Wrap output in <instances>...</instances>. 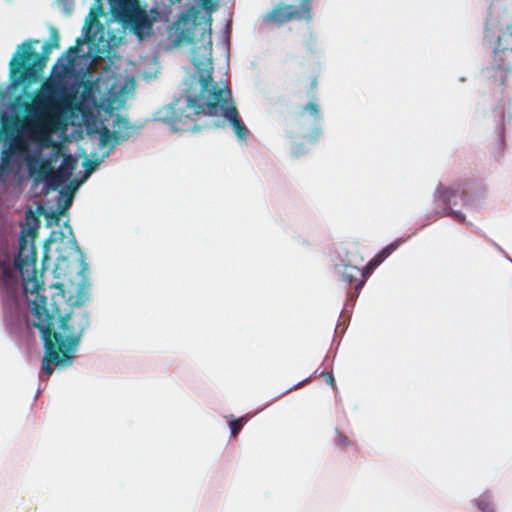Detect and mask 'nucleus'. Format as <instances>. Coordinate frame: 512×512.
<instances>
[{"label":"nucleus","mask_w":512,"mask_h":512,"mask_svg":"<svg viewBox=\"0 0 512 512\" xmlns=\"http://www.w3.org/2000/svg\"><path fill=\"white\" fill-rule=\"evenodd\" d=\"M325 378H326V382L334 388L335 387V379H334L332 372L326 373Z\"/></svg>","instance_id":"obj_27"},{"label":"nucleus","mask_w":512,"mask_h":512,"mask_svg":"<svg viewBox=\"0 0 512 512\" xmlns=\"http://www.w3.org/2000/svg\"><path fill=\"white\" fill-rule=\"evenodd\" d=\"M83 165L88 173H92L97 167L98 162L93 160H85Z\"/></svg>","instance_id":"obj_26"},{"label":"nucleus","mask_w":512,"mask_h":512,"mask_svg":"<svg viewBox=\"0 0 512 512\" xmlns=\"http://www.w3.org/2000/svg\"><path fill=\"white\" fill-rule=\"evenodd\" d=\"M116 134L110 132L107 128H104L100 132V143L102 146H106L110 141L116 140Z\"/></svg>","instance_id":"obj_21"},{"label":"nucleus","mask_w":512,"mask_h":512,"mask_svg":"<svg viewBox=\"0 0 512 512\" xmlns=\"http://www.w3.org/2000/svg\"><path fill=\"white\" fill-rule=\"evenodd\" d=\"M47 184V186L51 189V190H57L59 188V186L61 184H63L64 182H66L67 180H65L61 174H59L57 171H54L53 169L50 171V174L46 177V179L44 180Z\"/></svg>","instance_id":"obj_15"},{"label":"nucleus","mask_w":512,"mask_h":512,"mask_svg":"<svg viewBox=\"0 0 512 512\" xmlns=\"http://www.w3.org/2000/svg\"><path fill=\"white\" fill-rule=\"evenodd\" d=\"M204 1V7L207 6V3H208V0H203Z\"/></svg>","instance_id":"obj_32"},{"label":"nucleus","mask_w":512,"mask_h":512,"mask_svg":"<svg viewBox=\"0 0 512 512\" xmlns=\"http://www.w3.org/2000/svg\"><path fill=\"white\" fill-rule=\"evenodd\" d=\"M340 273L343 281L351 285H355L354 292L349 293L350 298L353 299L358 297L359 291L364 285L363 268L350 264H344L340 268Z\"/></svg>","instance_id":"obj_11"},{"label":"nucleus","mask_w":512,"mask_h":512,"mask_svg":"<svg viewBox=\"0 0 512 512\" xmlns=\"http://www.w3.org/2000/svg\"><path fill=\"white\" fill-rule=\"evenodd\" d=\"M59 35L57 30L53 29L48 40V44L54 49L59 47Z\"/></svg>","instance_id":"obj_25"},{"label":"nucleus","mask_w":512,"mask_h":512,"mask_svg":"<svg viewBox=\"0 0 512 512\" xmlns=\"http://www.w3.org/2000/svg\"><path fill=\"white\" fill-rule=\"evenodd\" d=\"M511 69V61H503L502 64L493 57L491 66L482 71V86L485 92L502 94Z\"/></svg>","instance_id":"obj_7"},{"label":"nucleus","mask_w":512,"mask_h":512,"mask_svg":"<svg viewBox=\"0 0 512 512\" xmlns=\"http://www.w3.org/2000/svg\"><path fill=\"white\" fill-rule=\"evenodd\" d=\"M244 422H245L244 418H239V419L230 421L229 426H230L231 434L233 437H236L238 435V433L241 431V429L244 425Z\"/></svg>","instance_id":"obj_22"},{"label":"nucleus","mask_w":512,"mask_h":512,"mask_svg":"<svg viewBox=\"0 0 512 512\" xmlns=\"http://www.w3.org/2000/svg\"><path fill=\"white\" fill-rule=\"evenodd\" d=\"M71 201H72V200H71V198H68V199L66 200V203H65L64 208L69 207V206L71 205Z\"/></svg>","instance_id":"obj_30"},{"label":"nucleus","mask_w":512,"mask_h":512,"mask_svg":"<svg viewBox=\"0 0 512 512\" xmlns=\"http://www.w3.org/2000/svg\"><path fill=\"white\" fill-rule=\"evenodd\" d=\"M307 381H308V380H305V382H307ZM303 383H304V381H303V382H299L298 384H296V385L294 386V389L300 388V387L302 386V384H303Z\"/></svg>","instance_id":"obj_31"},{"label":"nucleus","mask_w":512,"mask_h":512,"mask_svg":"<svg viewBox=\"0 0 512 512\" xmlns=\"http://www.w3.org/2000/svg\"><path fill=\"white\" fill-rule=\"evenodd\" d=\"M76 52H77V48H76V47H70V48H68V50H67V53L75 54Z\"/></svg>","instance_id":"obj_29"},{"label":"nucleus","mask_w":512,"mask_h":512,"mask_svg":"<svg viewBox=\"0 0 512 512\" xmlns=\"http://www.w3.org/2000/svg\"><path fill=\"white\" fill-rule=\"evenodd\" d=\"M116 21L130 29L139 39L153 33L154 18L150 17L138 0H118L111 6Z\"/></svg>","instance_id":"obj_6"},{"label":"nucleus","mask_w":512,"mask_h":512,"mask_svg":"<svg viewBox=\"0 0 512 512\" xmlns=\"http://www.w3.org/2000/svg\"><path fill=\"white\" fill-rule=\"evenodd\" d=\"M53 48L45 43L42 52L32 49V41L22 43L15 55L10 61V77L17 83L22 85H31L35 83L42 73Z\"/></svg>","instance_id":"obj_4"},{"label":"nucleus","mask_w":512,"mask_h":512,"mask_svg":"<svg viewBox=\"0 0 512 512\" xmlns=\"http://www.w3.org/2000/svg\"><path fill=\"white\" fill-rule=\"evenodd\" d=\"M336 433H337V436L335 438V443H336V445L338 447L346 448V447L351 445V442H350L349 438L346 435H344L341 432H339L338 429H336Z\"/></svg>","instance_id":"obj_23"},{"label":"nucleus","mask_w":512,"mask_h":512,"mask_svg":"<svg viewBox=\"0 0 512 512\" xmlns=\"http://www.w3.org/2000/svg\"><path fill=\"white\" fill-rule=\"evenodd\" d=\"M456 199H460L463 204L466 203V193L460 187H446L444 185H439L436 190V200L443 204L444 207L456 205Z\"/></svg>","instance_id":"obj_13"},{"label":"nucleus","mask_w":512,"mask_h":512,"mask_svg":"<svg viewBox=\"0 0 512 512\" xmlns=\"http://www.w3.org/2000/svg\"><path fill=\"white\" fill-rule=\"evenodd\" d=\"M477 506L482 512H495L493 503L488 495H482L477 500Z\"/></svg>","instance_id":"obj_20"},{"label":"nucleus","mask_w":512,"mask_h":512,"mask_svg":"<svg viewBox=\"0 0 512 512\" xmlns=\"http://www.w3.org/2000/svg\"><path fill=\"white\" fill-rule=\"evenodd\" d=\"M193 63L199 75V89L191 85L184 99H176L160 111V119L168 123L174 131L187 132L199 129L195 116L221 115L233 127L237 137L246 140L249 130L241 120L231 90L213 81L211 60L194 59Z\"/></svg>","instance_id":"obj_2"},{"label":"nucleus","mask_w":512,"mask_h":512,"mask_svg":"<svg viewBox=\"0 0 512 512\" xmlns=\"http://www.w3.org/2000/svg\"><path fill=\"white\" fill-rule=\"evenodd\" d=\"M75 169V165H74V160L73 158L71 157V155H66L64 158H63V161L60 165V167L58 168V170H56L59 174L62 175V177L65 179V180H68L71 176H72V173H73V170Z\"/></svg>","instance_id":"obj_14"},{"label":"nucleus","mask_w":512,"mask_h":512,"mask_svg":"<svg viewBox=\"0 0 512 512\" xmlns=\"http://www.w3.org/2000/svg\"><path fill=\"white\" fill-rule=\"evenodd\" d=\"M316 86H317V78L313 77L311 79V83H310V90L313 92L316 89Z\"/></svg>","instance_id":"obj_28"},{"label":"nucleus","mask_w":512,"mask_h":512,"mask_svg":"<svg viewBox=\"0 0 512 512\" xmlns=\"http://www.w3.org/2000/svg\"><path fill=\"white\" fill-rule=\"evenodd\" d=\"M93 24H95L99 28V30H101V32H103V27L100 24V22L96 18H93L90 21L89 26L86 28L85 37H86L87 41H89V42H94L96 40L98 42H101L103 40V36L101 35L99 38H97V34L95 32L94 33L91 32Z\"/></svg>","instance_id":"obj_18"},{"label":"nucleus","mask_w":512,"mask_h":512,"mask_svg":"<svg viewBox=\"0 0 512 512\" xmlns=\"http://www.w3.org/2000/svg\"><path fill=\"white\" fill-rule=\"evenodd\" d=\"M195 21L189 18H181L173 27V36L175 45L193 44L195 42V30L197 29Z\"/></svg>","instance_id":"obj_9"},{"label":"nucleus","mask_w":512,"mask_h":512,"mask_svg":"<svg viewBox=\"0 0 512 512\" xmlns=\"http://www.w3.org/2000/svg\"><path fill=\"white\" fill-rule=\"evenodd\" d=\"M29 176L35 183H40L46 179L53 169L52 164L47 159H41L38 156L28 155L25 159Z\"/></svg>","instance_id":"obj_10"},{"label":"nucleus","mask_w":512,"mask_h":512,"mask_svg":"<svg viewBox=\"0 0 512 512\" xmlns=\"http://www.w3.org/2000/svg\"><path fill=\"white\" fill-rule=\"evenodd\" d=\"M80 88L78 96L79 90L76 86H68L61 77L47 79L40 86L26 111L29 115L40 117L49 123H56L69 113L82 111L85 103L95 102L94 81H82Z\"/></svg>","instance_id":"obj_3"},{"label":"nucleus","mask_w":512,"mask_h":512,"mask_svg":"<svg viewBox=\"0 0 512 512\" xmlns=\"http://www.w3.org/2000/svg\"><path fill=\"white\" fill-rule=\"evenodd\" d=\"M305 113H308L312 118L317 121L320 119V108L316 102H309L305 106H303L300 116H304Z\"/></svg>","instance_id":"obj_17"},{"label":"nucleus","mask_w":512,"mask_h":512,"mask_svg":"<svg viewBox=\"0 0 512 512\" xmlns=\"http://www.w3.org/2000/svg\"><path fill=\"white\" fill-rule=\"evenodd\" d=\"M398 247L397 244H390L387 247H385L380 253H378L370 262L369 264L371 266H378L380 263H382L396 248Z\"/></svg>","instance_id":"obj_16"},{"label":"nucleus","mask_w":512,"mask_h":512,"mask_svg":"<svg viewBox=\"0 0 512 512\" xmlns=\"http://www.w3.org/2000/svg\"><path fill=\"white\" fill-rule=\"evenodd\" d=\"M484 39L493 47L496 61L512 62V16L507 11L490 12L485 23Z\"/></svg>","instance_id":"obj_5"},{"label":"nucleus","mask_w":512,"mask_h":512,"mask_svg":"<svg viewBox=\"0 0 512 512\" xmlns=\"http://www.w3.org/2000/svg\"><path fill=\"white\" fill-rule=\"evenodd\" d=\"M202 41H205L207 46L205 47V49L211 51L212 49V40H211V28H203V31H202Z\"/></svg>","instance_id":"obj_24"},{"label":"nucleus","mask_w":512,"mask_h":512,"mask_svg":"<svg viewBox=\"0 0 512 512\" xmlns=\"http://www.w3.org/2000/svg\"><path fill=\"white\" fill-rule=\"evenodd\" d=\"M31 242L22 233L19 239V252L15 258V267L20 272L25 292L34 293L32 301L33 326L41 332L45 356L41 369L47 376L52 375V365L59 366L71 362L70 350L80 342L82 335L90 325V317L81 298L69 304L70 311L64 312L62 305H67L63 292L48 299L44 283L37 278V251L34 245L36 232L28 231Z\"/></svg>","instance_id":"obj_1"},{"label":"nucleus","mask_w":512,"mask_h":512,"mask_svg":"<svg viewBox=\"0 0 512 512\" xmlns=\"http://www.w3.org/2000/svg\"><path fill=\"white\" fill-rule=\"evenodd\" d=\"M27 149V145L21 139H15L11 141L9 148L3 151L1 162H0V171L2 173H11L16 168V160L14 158L15 152H23Z\"/></svg>","instance_id":"obj_12"},{"label":"nucleus","mask_w":512,"mask_h":512,"mask_svg":"<svg viewBox=\"0 0 512 512\" xmlns=\"http://www.w3.org/2000/svg\"><path fill=\"white\" fill-rule=\"evenodd\" d=\"M439 215L441 217H444V216L445 217H451L455 221H458V222H461V223H465V221H466V217H465V215L462 212L455 211L450 206L444 207L443 210L441 212H439Z\"/></svg>","instance_id":"obj_19"},{"label":"nucleus","mask_w":512,"mask_h":512,"mask_svg":"<svg viewBox=\"0 0 512 512\" xmlns=\"http://www.w3.org/2000/svg\"><path fill=\"white\" fill-rule=\"evenodd\" d=\"M311 0H302L300 9H296L292 5H278L272 11L264 16V20L269 23H284L293 18H305L309 20Z\"/></svg>","instance_id":"obj_8"}]
</instances>
